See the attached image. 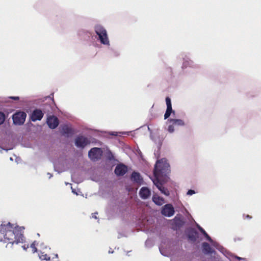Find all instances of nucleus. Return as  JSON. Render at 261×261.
I'll return each instance as SVG.
<instances>
[{"instance_id":"412c9836","label":"nucleus","mask_w":261,"mask_h":261,"mask_svg":"<svg viewBox=\"0 0 261 261\" xmlns=\"http://www.w3.org/2000/svg\"><path fill=\"white\" fill-rule=\"evenodd\" d=\"M166 102L167 105V108H172L171 101L169 97H167L166 98Z\"/></svg>"},{"instance_id":"7c9ffc66","label":"nucleus","mask_w":261,"mask_h":261,"mask_svg":"<svg viewBox=\"0 0 261 261\" xmlns=\"http://www.w3.org/2000/svg\"><path fill=\"white\" fill-rule=\"evenodd\" d=\"M97 213H95L92 214V218H94V219H97V216H96V215H97Z\"/></svg>"},{"instance_id":"c9c22d12","label":"nucleus","mask_w":261,"mask_h":261,"mask_svg":"<svg viewBox=\"0 0 261 261\" xmlns=\"http://www.w3.org/2000/svg\"><path fill=\"white\" fill-rule=\"evenodd\" d=\"M16 162L18 163V158H16Z\"/></svg>"},{"instance_id":"ddd939ff","label":"nucleus","mask_w":261,"mask_h":261,"mask_svg":"<svg viewBox=\"0 0 261 261\" xmlns=\"http://www.w3.org/2000/svg\"><path fill=\"white\" fill-rule=\"evenodd\" d=\"M131 180L139 185L141 184L143 181V179L140 173L136 172H133L132 173L131 175Z\"/></svg>"},{"instance_id":"473e14b6","label":"nucleus","mask_w":261,"mask_h":261,"mask_svg":"<svg viewBox=\"0 0 261 261\" xmlns=\"http://www.w3.org/2000/svg\"><path fill=\"white\" fill-rule=\"evenodd\" d=\"M117 132H111V133H110V134H111V135H114V136H117Z\"/></svg>"},{"instance_id":"bb28decb","label":"nucleus","mask_w":261,"mask_h":261,"mask_svg":"<svg viewBox=\"0 0 261 261\" xmlns=\"http://www.w3.org/2000/svg\"><path fill=\"white\" fill-rule=\"evenodd\" d=\"M234 257L237 258V259L241 260V261H247L246 258L241 257L238 256H234Z\"/></svg>"},{"instance_id":"79ce46f5","label":"nucleus","mask_w":261,"mask_h":261,"mask_svg":"<svg viewBox=\"0 0 261 261\" xmlns=\"http://www.w3.org/2000/svg\"><path fill=\"white\" fill-rule=\"evenodd\" d=\"M49 175H50V176H49V178H51V175H50V174H49Z\"/></svg>"},{"instance_id":"58836bf2","label":"nucleus","mask_w":261,"mask_h":261,"mask_svg":"<svg viewBox=\"0 0 261 261\" xmlns=\"http://www.w3.org/2000/svg\"><path fill=\"white\" fill-rule=\"evenodd\" d=\"M10 160L11 161H13V158H12V157H11V158H10Z\"/></svg>"},{"instance_id":"20e7f679","label":"nucleus","mask_w":261,"mask_h":261,"mask_svg":"<svg viewBox=\"0 0 261 261\" xmlns=\"http://www.w3.org/2000/svg\"><path fill=\"white\" fill-rule=\"evenodd\" d=\"M27 115L26 114L22 111L18 112L15 113L13 115V123L16 125H21L24 123Z\"/></svg>"},{"instance_id":"4c0bfd02","label":"nucleus","mask_w":261,"mask_h":261,"mask_svg":"<svg viewBox=\"0 0 261 261\" xmlns=\"http://www.w3.org/2000/svg\"><path fill=\"white\" fill-rule=\"evenodd\" d=\"M159 145H161V141H159Z\"/></svg>"},{"instance_id":"5701e85b","label":"nucleus","mask_w":261,"mask_h":261,"mask_svg":"<svg viewBox=\"0 0 261 261\" xmlns=\"http://www.w3.org/2000/svg\"><path fill=\"white\" fill-rule=\"evenodd\" d=\"M5 120V115L2 113L0 112V125L3 124Z\"/></svg>"},{"instance_id":"7ed1b4c3","label":"nucleus","mask_w":261,"mask_h":261,"mask_svg":"<svg viewBox=\"0 0 261 261\" xmlns=\"http://www.w3.org/2000/svg\"><path fill=\"white\" fill-rule=\"evenodd\" d=\"M94 31L97 36V40L107 47L110 46V41L106 29L100 24H96L94 27Z\"/></svg>"},{"instance_id":"aec40b11","label":"nucleus","mask_w":261,"mask_h":261,"mask_svg":"<svg viewBox=\"0 0 261 261\" xmlns=\"http://www.w3.org/2000/svg\"><path fill=\"white\" fill-rule=\"evenodd\" d=\"M39 258L42 260H46L47 261L50 260V257L47 256L46 254H43V253H41V254H39Z\"/></svg>"},{"instance_id":"a878e982","label":"nucleus","mask_w":261,"mask_h":261,"mask_svg":"<svg viewBox=\"0 0 261 261\" xmlns=\"http://www.w3.org/2000/svg\"><path fill=\"white\" fill-rule=\"evenodd\" d=\"M197 228L203 235L206 233V231L199 225H197Z\"/></svg>"},{"instance_id":"f3484780","label":"nucleus","mask_w":261,"mask_h":261,"mask_svg":"<svg viewBox=\"0 0 261 261\" xmlns=\"http://www.w3.org/2000/svg\"><path fill=\"white\" fill-rule=\"evenodd\" d=\"M152 200L158 205H162L164 203V199L156 195L153 196Z\"/></svg>"},{"instance_id":"c756f323","label":"nucleus","mask_w":261,"mask_h":261,"mask_svg":"<svg viewBox=\"0 0 261 261\" xmlns=\"http://www.w3.org/2000/svg\"><path fill=\"white\" fill-rule=\"evenodd\" d=\"M29 245H23V246H22V248H23V249L24 250H25V251H26V250H27V249L29 248Z\"/></svg>"},{"instance_id":"4468645a","label":"nucleus","mask_w":261,"mask_h":261,"mask_svg":"<svg viewBox=\"0 0 261 261\" xmlns=\"http://www.w3.org/2000/svg\"><path fill=\"white\" fill-rule=\"evenodd\" d=\"M168 123H172L174 126H184L185 125V123L182 120L178 119H168L166 122V124H168Z\"/></svg>"},{"instance_id":"cd10ccee","label":"nucleus","mask_w":261,"mask_h":261,"mask_svg":"<svg viewBox=\"0 0 261 261\" xmlns=\"http://www.w3.org/2000/svg\"><path fill=\"white\" fill-rule=\"evenodd\" d=\"M40 246L41 247V248L42 249H47V246L46 245H45V244L43 243H41L40 244Z\"/></svg>"},{"instance_id":"1a4fd4ad","label":"nucleus","mask_w":261,"mask_h":261,"mask_svg":"<svg viewBox=\"0 0 261 261\" xmlns=\"http://www.w3.org/2000/svg\"><path fill=\"white\" fill-rule=\"evenodd\" d=\"M46 123L49 128L54 129L58 126L59 120L56 117L50 116L47 118Z\"/></svg>"},{"instance_id":"dca6fc26","label":"nucleus","mask_w":261,"mask_h":261,"mask_svg":"<svg viewBox=\"0 0 261 261\" xmlns=\"http://www.w3.org/2000/svg\"><path fill=\"white\" fill-rule=\"evenodd\" d=\"M203 252L205 254H211L213 253V249L210 245L206 242H204L202 245Z\"/></svg>"},{"instance_id":"9b49d317","label":"nucleus","mask_w":261,"mask_h":261,"mask_svg":"<svg viewBox=\"0 0 261 261\" xmlns=\"http://www.w3.org/2000/svg\"><path fill=\"white\" fill-rule=\"evenodd\" d=\"M139 195L141 198L146 199L151 195V191L147 187H142L139 191Z\"/></svg>"},{"instance_id":"72a5a7b5","label":"nucleus","mask_w":261,"mask_h":261,"mask_svg":"<svg viewBox=\"0 0 261 261\" xmlns=\"http://www.w3.org/2000/svg\"><path fill=\"white\" fill-rule=\"evenodd\" d=\"M71 189H72V192L73 193H74V194H75L77 195V193L75 191V190H73V189H72V187H71Z\"/></svg>"},{"instance_id":"b1692460","label":"nucleus","mask_w":261,"mask_h":261,"mask_svg":"<svg viewBox=\"0 0 261 261\" xmlns=\"http://www.w3.org/2000/svg\"><path fill=\"white\" fill-rule=\"evenodd\" d=\"M159 249H160V251L162 255H164V256H168V254H167V253H165V251H164V249H163V246H161V247L159 248Z\"/></svg>"},{"instance_id":"f704fd0d","label":"nucleus","mask_w":261,"mask_h":261,"mask_svg":"<svg viewBox=\"0 0 261 261\" xmlns=\"http://www.w3.org/2000/svg\"><path fill=\"white\" fill-rule=\"evenodd\" d=\"M120 133L121 134V133ZM128 132H123V133H122V134H128Z\"/></svg>"},{"instance_id":"a211bd4d","label":"nucleus","mask_w":261,"mask_h":261,"mask_svg":"<svg viewBox=\"0 0 261 261\" xmlns=\"http://www.w3.org/2000/svg\"><path fill=\"white\" fill-rule=\"evenodd\" d=\"M167 125V127H165V129H166L169 133H174L175 129H174V125L172 123H168V124H166Z\"/></svg>"},{"instance_id":"f8f14e48","label":"nucleus","mask_w":261,"mask_h":261,"mask_svg":"<svg viewBox=\"0 0 261 261\" xmlns=\"http://www.w3.org/2000/svg\"><path fill=\"white\" fill-rule=\"evenodd\" d=\"M203 236L205 237L206 240L211 243L212 246H214L217 249L219 250L220 251L223 253L224 248L221 247L217 242L213 241L206 232L205 233Z\"/></svg>"},{"instance_id":"9d476101","label":"nucleus","mask_w":261,"mask_h":261,"mask_svg":"<svg viewBox=\"0 0 261 261\" xmlns=\"http://www.w3.org/2000/svg\"><path fill=\"white\" fill-rule=\"evenodd\" d=\"M127 171V166L122 164H118L115 169V173L117 176H123Z\"/></svg>"},{"instance_id":"2f4dec72","label":"nucleus","mask_w":261,"mask_h":261,"mask_svg":"<svg viewBox=\"0 0 261 261\" xmlns=\"http://www.w3.org/2000/svg\"><path fill=\"white\" fill-rule=\"evenodd\" d=\"M3 150H6V151H7L8 150V149H4V148H2V147H1L0 146V152H1V153H2V151H3Z\"/></svg>"},{"instance_id":"f257e3e1","label":"nucleus","mask_w":261,"mask_h":261,"mask_svg":"<svg viewBox=\"0 0 261 261\" xmlns=\"http://www.w3.org/2000/svg\"><path fill=\"white\" fill-rule=\"evenodd\" d=\"M170 173V166L166 159L163 158L156 162L153 171L154 178L152 180L161 192L166 196H169L170 192L163 185L169 180Z\"/></svg>"},{"instance_id":"6e6552de","label":"nucleus","mask_w":261,"mask_h":261,"mask_svg":"<svg viewBox=\"0 0 261 261\" xmlns=\"http://www.w3.org/2000/svg\"><path fill=\"white\" fill-rule=\"evenodd\" d=\"M43 115L44 113L40 109H36L32 112L31 115V119L33 122L41 120Z\"/></svg>"},{"instance_id":"e433bc0d","label":"nucleus","mask_w":261,"mask_h":261,"mask_svg":"<svg viewBox=\"0 0 261 261\" xmlns=\"http://www.w3.org/2000/svg\"><path fill=\"white\" fill-rule=\"evenodd\" d=\"M113 252V251H111V250L109 251V253H112Z\"/></svg>"},{"instance_id":"c85d7f7f","label":"nucleus","mask_w":261,"mask_h":261,"mask_svg":"<svg viewBox=\"0 0 261 261\" xmlns=\"http://www.w3.org/2000/svg\"><path fill=\"white\" fill-rule=\"evenodd\" d=\"M10 98L15 100H18L19 99V97H18V96H11V97H10Z\"/></svg>"},{"instance_id":"423d86ee","label":"nucleus","mask_w":261,"mask_h":261,"mask_svg":"<svg viewBox=\"0 0 261 261\" xmlns=\"http://www.w3.org/2000/svg\"><path fill=\"white\" fill-rule=\"evenodd\" d=\"M90 143L89 139L83 136H79L75 139V145L78 148H84Z\"/></svg>"},{"instance_id":"4be33fe9","label":"nucleus","mask_w":261,"mask_h":261,"mask_svg":"<svg viewBox=\"0 0 261 261\" xmlns=\"http://www.w3.org/2000/svg\"><path fill=\"white\" fill-rule=\"evenodd\" d=\"M36 242L34 241L30 246L31 248H32L33 253L36 252L37 251V249L36 247Z\"/></svg>"},{"instance_id":"6ab92c4d","label":"nucleus","mask_w":261,"mask_h":261,"mask_svg":"<svg viewBox=\"0 0 261 261\" xmlns=\"http://www.w3.org/2000/svg\"><path fill=\"white\" fill-rule=\"evenodd\" d=\"M174 113V111H173L172 108H167L165 114L164 115V118L165 119H167L171 115L172 113Z\"/></svg>"},{"instance_id":"2eb2a0df","label":"nucleus","mask_w":261,"mask_h":261,"mask_svg":"<svg viewBox=\"0 0 261 261\" xmlns=\"http://www.w3.org/2000/svg\"><path fill=\"white\" fill-rule=\"evenodd\" d=\"M194 66L193 61L190 60L188 57H185L183 59V63L182 65V68L185 69L188 67H193Z\"/></svg>"},{"instance_id":"f03ea898","label":"nucleus","mask_w":261,"mask_h":261,"mask_svg":"<svg viewBox=\"0 0 261 261\" xmlns=\"http://www.w3.org/2000/svg\"><path fill=\"white\" fill-rule=\"evenodd\" d=\"M23 227H14L10 222L7 224H2L0 225V241H3L6 243L8 241L12 244L23 243Z\"/></svg>"},{"instance_id":"0eeeda50","label":"nucleus","mask_w":261,"mask_h":261,"mask_svg":"<svg viewBox=\"0 0 261 261\" xmlns=\"http://www.w3.org/2000/svg\"><path fill=\"white\" fill-rule=\"evenodd\" d=\"M174 213V208L171 204H166L162 207L161 213L166 217H172Z\"/></svg>"},{"instance_id":"a19ab883","label":"nucleus","mask_w":261,"mask_h":261,"mask_svg":"<svg viewBox=\"0 0 261 261\" xmlns=\"http://www.w3.org/2000/svg\"><path fill=\"white\" fill-rule=\"evenodd\" d=\"M55 257H56V258H58V254H56V255H55Z\"/></svg>"},{"instance_id":"39448f33","label":"nucleus","mask_w":261,"mask_h":261,"mask_svg":"<svg viewBox=\"0 0 261 261\" xmlns=\"http://www.w3.org/2000/svg\"><path fill=\"white\" fill-rule=\"evenodd\" d=\"M102 154V151L101 149L97 147L92 148L88 152L89 158L93 161H97L100 159Z\"/></svg>"},{"instance_id":"ea45409f","label":"nucleus","mask_w":261,"mask_h":261,"mask_svg":"<svg viewBox=\"0 0 261 261\" xmlns=\"http://www.w3.org/2000/svg\"><path fill=\"white\" fill-rule=\"evenodd\" d=\"M247 217L248 218H251L249 215H247Z\"/></svg>"},{"instance_id":"393cba45","label":"nucleus","mask_w":261,"mask_h":261,"mask_svg":"<svg viewBox=\"0 0 261 261\" xmlns=\"http://www.w3.org/2000/svg\"><path fill=\"white\" fill-rule=\"evenodd\" d=\"M195 194V192L194 190H189L187 193V195H192L193 194Z\"/></svg>"}]
</instances>
